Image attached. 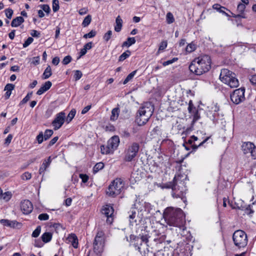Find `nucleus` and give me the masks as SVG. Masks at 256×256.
Returning a JSON list of instances; mask_svg holds the SVG:
<instances>
[{"mask_svg": "<svg viewBox=\"0 0 256 256\" xmlns=\"http://www.w3.org/2000/svg\"><path fill=\"white\" fill-rule=\"evenodd\" d=\"M196 46L194 44L191 43L188 44L186 48V51L188 52H194L196 50Z\"/></svg>", "mask_w": 256, "mask_h": 256, "instance_id": "42", "label": "nucleus"}, {"mask_svg": "<svg viewBox=\"0 0 256 256\" xmlns=\"http://www.w3.org/2000/svg\"><path fill=\"white\" fill-rule=\"evenodd\" d=\"M244 154L250 153L251 156L254 159H256V146L250 142L246 144L245 148L244 149Z\"/></svg>", "mask_w": 256, "mask_h": 256, "instance_id": "14", "label": "nucleus"}, {"mask_svg": "<svg viewBox=\"0 0 256 256\" xmlns=\"http://www.w3.org/2000/svg\"><path fill=\"white\" fill-rule=\"evenodd\" d=\"M38 218L40 220H46L49 218V216L46 213L41 214L38 216Z\"/></svg>", "mask_w": 256, "mask_h": 256, "instance_id": "51", "label": "nucleus"}, {"mask_svg": "<svg viewBox=\"0 0 256 256\" xmlns=\"http://www.w3.org/2000/svg\"><path fill=\"white\" fill-rule=\"evenodd\" d=\"M67 240L71 242L72 245L74 248H77L78 246V239L76 236L74 234H69L67 238Z\"/></svg>", "mask_w": 256, "mask_h": 256, "instance_id": "21", "label": "nucleus"}, {"mask_svg": "<svg viewBox=\"0 0 256 256\" xmlns=\"http://www.w3.org/2000/svg\"><path fill=\"white\" fill-rule=\"evenodd\" d=\"M112 31L110 30L104 34L103 38L106 42H107L110 40L112 36Z\"/></svg>", "mask_w": 256, "mask_h": 256, "instance_id": "45", "label": "nucleus"}, {"mask_svg": "<svg viewBox=\"0 0 256 256\" xmlns=\"http://www.w3.org/2000/svg\"><path fill=\"white\" fill-rule=\"evenodd\" d=\"M209 111L211 112H218L220 110V106L217 103L212 102L208 106Z\"/></svg>", "mask_w": 256, "mask_h": 256, "instance_id": "30", "label": "nucleus"}, {"mask_svg": "<svg viewBox=\"0 0 256 256\" xmlns=\"http://www.w3.org/2000/svg\"><path fill=\"white\" fill-rule=\"evenodd\" d=\"M194 125H192L189 128H187L185 130L183 131L182 132V134L187 135L188 134L193 130V127Z\"/></svg>", "mask_w": 256, "mask_h": 256, "instance_id": "58", "label": "nucleus"}, {"mask_svg": "<svg viewBox=\"0 0 256 256\" xmlns=\"http://www.w3.org/2000/svg\"><path fill=\"white\" fill-rule=\"evenodd\" d=\"M220 80L232 88H236L239 85L238 80L236 78L235 74L226 68L221 70L220 75Z\"/></svg>", "mask_w": 256, "mask_h": 256, "instance_id": "3", "label": "nucleus"}, {"mask_svg": "<svg viewBox=\"0 0 256 256\" xmlns=\"http://www.w3.org/2000/svg\"><path fill=\"white\" fill-rule=\"evenodd\" d=\"M34 246L36 248H42L44 246V244L40 240H36L34 241Z\"/></svg>", "mask_w": 256, "mask_h": 256, "instance_id": "60", "label": "nucleus"}, {"mask_svg": "<svg viewBox=\"0 0 256 256\" xmlns=\"http://www.w3.org/2000/svg\"><path fill=\"white\" fill-rule=\"evenodd\" d=\"M166 21L168 24H172L174 21V18L172 14L170 12H168L166 15Z\"/></svg>", "mask_w": 256, "mask_h": 256, "instance_id": "37", "label": "nucleus"}, {"mask_svg": "<svg viewBox=\"0 0 256 256\" xmlns=\"http://www.w3.org/2000/svg\"><path fill=\"white\" fill-rule=\"evenodd\" d=\"M154 106L150 102H144L138 112H154Z\"/></svg>", "mask_w": 256, "mask_h": 256, "instance_id": "16", "label": "nucleus"}, {"mask_svg": "<svg viewBox=\"0 0 256 256\" xmlns=\"http://www.w3.org/2000/svg\"><path fill=\"white\" fill-rule=\"evenodd\" d=\"M163 217L168 224L180 228L184 222L185 216L180 208L168 207L165 209Z\"/></svg>", "mask_w": 256, "mask_h": 256, "instance_id": "1", "label": "nucleus"}, {"mask_svg": "<svg viewBox=\"0 0 256 256\" xmlns=\"http://www.w3.org/2000/svg\"><path fill=\"white\" fill-rule=\"evenodd\" d=\"M52 10L54 12H56L59 10V2L58 0H52Z\"/></svg>", "mask_w": 256, "mask_h": 256, "instance_id": "40", "label": "nucleus"}, {"mask_svg": "<svg viewBox=\"0 0 256 256\" xmlns=\"http://www.w3.org/2000/svg\"><path fill=\"white\" fill-rule=\"evenodd\" d=\"M178 58H174L172 60H168L167 61L164 62H162V65L164 66H168L169 64H172V63L174 62H175L177 61Z\"/></svg>", "mask_w": 256, "mask_h": 256, "instance_id": "48", "label": "nucleus"}, {"mask_svg": "<svg viewBox=\"0 0 256 256\" xmlns=\"http://www.w3.org/2000/svg\"><path fill=\"white\" fill-rule=\"evenodd\" d=\"M66 113H58L52 122V125L55 130L59 129L64 124L66 119Z\"/></svg>", "mask_w": 256, "mask_h": 256, "instance_id": "10", "label": "nucleus"}, {"mask_svg": "<svg viewBox=\"0 0 256 256\" xmlns=\"http://www.w3.org/2000/svg\"><path fill=\"white\" fill-rule=\"evenodd\" d=\"M228 204L232 209L242 210L244 208L242 205L240 206L236 202H234V204H232V202H230L228 201Z\"/></svg>", "mask_w": 256, "mask_h": 256, "instance_id": "49", "label": "nucleus"}, {"mask_svg": "<svg viewBox=\"0 0 256 256\" xmlns=\"http://www.w3.org/2000/svg\"><path fill=\"white\" fill-rule=\"evenodd\" d=\"M124 186V183L123 180L122 178H116L108 186L106 191V194L113 198L116 197L120 194Z\"/></svg>", "mask_w": 256, "mask_h": 256, "instance_id": "5", "label": "nucleus"}, {"mask_svg": "<svg viewBox=\"0 0 256 256\" xmlns=\"http://www.w3.org/2000/svg\"><path fill=\"white\" fill-rule=\"evenodd\" d=\"M100 151L102 154H112L114 152V151L112 148H110V147L108 146V145L107 144V145H102L100 146Z\"/></svg>", "mask_w": 256, "mask_h": 256, "instance_id": "26", "label": "nucleus"}, {"mask_svg": "<svg viewBox=\"0 0 256 256\" xmlns=\"http://www.w3.org/2000/svg\"><path fill=\"white\" fill-rule=\"evenodd\" d=\"M210 137H207L204 140H203L202 142H200L198 144H192L193 140L190 138L188 140V144L192 145V152H195L198 147L204 146V144L209 140Z\"/></svg>", "mask_w": 256, "mask_h": 256, "instance_id": "19", "label": "nucleus"}, {"mask_svg": "<svg viewBox=\"0 0 256 256\" xmlns=\"http://www.w3.org/2000/svg\"><path fill=\"white\" fill-rule=\"evenodd\" d=\"M33 41H34V38H32V37L28 38L23 44V47L26 48L30 44H31Z\"/></svg>", "mask_w": 256, "mask_h": 256, "instance_id": "52", "label": "nucleus"}, {"mask_svg": "<svg viewBox=\"0 0 256 256\" xmlns=\"http://www.w3.org/2000/svg\"><path fill=\"white\" fill-rule=\"evenodd\" d=\"M104 234L101 230H98L95 236L93 243L94 250L96 254H100L104 250Z\"/></svg>", "mask_w": 256, "mask_h": 256, "instance_id": "8", "label": "nucleus"}, {"mask_svg": "<svg viewBox=\"0 0 256 256\" xmlns=\"http://www.w3.org/2000/svg\"><path fill=\"white\" fill-rule=\"evenodd\" d=\"M114 208L112 206L110 205H106V206L102 209V212L104 214L107 218V221L110 220V218H111L114 213Z\"/></svg>", "mask_w": 256, "mask_h": 256, "instance_id": "17", "label": "nucleus"}, {"mask_svg": "<svg viewBox=\"0 0 256 256\" xmlns=\"http://www.w3.org/2000/svg\"><path fill=\"white\" fill-rule=\"evenodd\" d=\"M140 148L138 142H132L126 146L124 152V160L126 162H130L137 156Z\"/></svg>", "mask_w": 256, "mask_h": 256, "instance_id": "4", "label": "nucleus"}, {"mask_svg": "<svg viewBox=\"0 0 256 256\" xmlns=\"http://www.w3.org/2000/svg\"><path fill=\"white\" fill-rule=\"evenodd\" d=\"M120 143V138L119 137L117 136H112L107 142V144L110 147V148L114 151L117 148L119 145Z\"/></svg>", "mask_w": 256, "mask_h": 256, "instance_id": "15", "label": "nucleus"}, {"mask_svg": "<svg viewBox=\"0 0 256 256\" xmlns=\"http://www.w3.org/2000/svg\"><path fill=\"white\" fill-rule=\"evenodd\" d=\"M186 187L184 185V182H178L176 186L173 188L172 192V196L175 198H180L181 200L184 203L186 202Z\"/></svg>", "mask_w": 256, "mask_h": 256, "instance_id": "7", "label": "nucleus"}, {"mask_svg": "<svg viewBox=\"0 0 256 256\" xmlns=\"http://www.w3.org/2000/svg\"><path fill=\"white\" fill-rule=\"evenodd\" d=\"M104 164L102 162L96 164L93 168V173L96 174L99 170H102L104 168Z\"/></svg>", "mask_w": 256, "mask_h": 256, "instance_id": "32", "label": "nucleus"}, {"mask_svg": "<svg viewBox=\"0 0 256 256\" xmlns=\"http://www.w3.org/2000/svg\"><path fill=\"white\" fill-rule=\"evenodd\" d=\"M136 42L134 38H128L127 40L122 43V46L129 47Z\"/></svg>", "mask_w": 256, "mask_h": 256, "instance_id": "29", "label": "nucleus"}, {"mask_svg": "<svg viewBox=\"0 0 256 256\" xmlns=\"http://www.w3.org/2000/svg\"><path fill=\"white\" fill-rule=\"evenodd\" d=\"M58 136H55L52 139L50 140V141L49 142V144H48V147H50L52 146H53L58 140Z\"/></svg>", "mask_w": 256, "mask_h": 256, "instance_id": "62", "label": "nucleus"}, {"mask_svg": "<svg viewBox=\"0 0 256 256\" xmlns=\"http://www.w3.org/2000/svg\"><path fill=\"white\" fill-rule=\"evenodd\" d=\"M32 178V174L28 172H25L21 176V178L23 180H29Z\"/></svg>", "mask_w": 256, "mask_h": 256, "instance_id": "47", "label": "nucleus"}, {"mask_svg": "<svg viewBox=\"0 0 256 256\" xmlns=\"http://www.w3.org/2000/svg\"><path fill=\"white\" fill-rule=\"evenodd\" d=\"M79 176L82 179V182L83 183H86L89 179L88 176L86 174H80Z\"/></svg>", "mask_w": 256, "mask_h": 256, "instance_id": "55", "label": "nucleus"}, {"mask_svg": "<svg viewBox=\"0 0 256 256\" xmlns=\"http://www.w3.org/2000/svg\"><path fill=\"white\" fill-rule=\"evenodd\" d=\"M54 134L52 130L47 129L45 130L44 132H39V134L36 136V139L39 144H42L44 140H46L49 139Z\"/></svg>", "mask_w": 256, "mask_h": 256, "instance_id": "12", "label": "nucleus"}, {"mask_svg": "<svg viewBox=\"0 0 256 256\" xmlns=\"http://www.w3.org/2000/svg\"><path fill=\"white\" fill-rule=\"evenodd\" d=\"M41 8L44 11L46 14H49L50 12V9L48 4H42L40 6Z\"/></svg>", "mask_w": 256, "mask_h": 256, "instance_id": "56", "label": "nucleus"}, {"mask_svg": "<svg viewBox=\"0 0 256 256\" xmlns=\"http://www.w3.org/2000/svg\"><path fill=\"white\" fill-rule=\"evenodd\" d=\"M147 233L148 232L144 230V232H142L138 235V238H140L142 241L146 244L148 242V238H150Z\"/></svg>", "mask_w": 256, "mask_h": 256, "instance_id": "27", "label": "nucleus"}, {"mask_svg": "<svg viewBox=\"0 0 256 256\" xmlns=\"http://www.w3.org/2000/svg\"><path fill=\"white\" fill-rule=\"evenodd\" d=\"M92 20V16L90 15H88L84 20L82 22V26L84 27L88 26Z\"/></svg>", "mask_w": 256, "mask_h": 256, "instance_id": "38", "label": "nucleus"}, {"mask_svg": "<svg viewBox=\"0 0 256 256\" xmlns=\"http://www.w3.org/2000/svg\"><path fill=\"white\" fill-rule=\"evenodd\" d=\"M32 94V92L28 93L27 95L20 102V104H26L27 102H28L31 98Z\"/></svg>", "mask_w": 256, "mask_h": 256, "instance_id": "43", "label": "nucleus"}, {"mask_svg": "<svg viewBox=\"0 0 256 256\" xmlns=\"http://www.w3.org/2000/svg\"><path fill=\"white\" fill-rule=\"evenodd\" d=\"M96 35V32L94 30H92L90 32L84 34V38H92Z\"/></svg>", "mask_w": 256, "mask_h": 256, "instance_id": "46", "label": "nucleus"}, {"mask_svg": "<svg viewBox=\"0 0 256 256\" xmlns=\"http://www.w3.org/2000/svg\"><path fill=\"white\" fill-rule=\"evenodd\" d=\"M152 113H138L136 116V122L138 126H142L146 123L152 116Z\"/></svg>", "mask_w": 256, "mask_h": 256, "instance_id": "11", "label": "nucleus"}, {"mask_svg": "<svg viewBox=\"0 0 256 256\" xmlns=\"http://www.w3.org/2000/svg\"><path fill=\"white\" fill-rule=\"evenodd\" d=\"M76 113H68V116L65 119L68 123H69L72 121V118H74Z\"/></svg>", "mask_w": 256, "mask_h": 256, "instance_id": "59", "label": "nucleus"}, {"mask_svg": "<svg viewBox=\"0 0 256 256\" xmlns=\"http://www.w3.org/2000/svg\"><path fill=\"white\" fill-rule=\"evenodd\" d=\"M14 88V85L12 84H8L4 87V90L12 91Z\"/></svg>", "mask_w": 256, "mask_h": 256, "instance_id": "57", "label": "nucleus"}, {"mask_svg": "<svg viewBox=\"0 0 256 256\" xmlns=\"http://www.w3.org/2000/svg\"><path fill=\"white\" fill-rule=\"evenodd\" d=\"M167 42L166 41H162L161 42L160 46H159V50H162L165 49L167 46Z\"/></svg>", "mask_w": 256, "mask_h": 256, "instance_id": "61", "label": "nucleus"}, {"mask_svg": "<svg viewBox=\"0 0 256 256\" xmlns=\"http://www.w3.org/2000/svg\"><path fill=\"white\" fill-rule=\"evenodd\" d=\"M5 14L6 16L8 19H10L13 14V10L10 8H7L5 10Z\"/></svg>", "mask_w": 256, "mask_h": 256, "instance_id": "53", "label": "nucleus"}, {"mask_svg": "<svg viewBox=\"0 0 256 256\" xmlns=\"http://www.w3.org/2000/svg\"><path fill=\"white\" fill-rule=\"evenodd\" d=\"M82 74L81 71L76 70L74 71V78L75 80H79L82 76Z\"/></svg>", "mask_w": 256, "mask_h": 256, "instance_id": "44", "label": "nucleus"}, {"mask_svg": "<svg viewBox=\"0 0 256 256\" xmlns=\"http://www.w3.org/2000/svg\"><path fill=\"white\" fill-rule=\"evenodd\" d=\"M20 209L23 214H27L30 213L33 209L32 202L27 200L22 202L20 204Z\"/></svg>", "mask_w": 256, "mask_h": 256, "instance_id": "13", "label": "nucleus"}, {"mask_svg": "<svg viewBox=\"0 0 256 256\" xmlns=\"http://www.w3.org/2000/svg\"><path fill=\"white\" fill-rule=\"evenodd\" d=\"M52 74V70L50 66H48L45 69L43 74L42 78L45 80L49 78Z\"/></svg>", "mask_w": 256, "mask_h": 256, "instance_id": "28", "label": "nucleus"}, {"mask_svg": "<svg viewBox=\"0 0 256 256\" xmlns=\"http://www.w3.org/2000/svg\"><path fill=\"white\" fill-rule=\"evenodd\" d=\"M211 68V59L208 55L201 56L194 58L189 66L191 72L201 75L208 72Z\"/></svg>", "mask_w": 256, "mask_h": 256, "instance_id": "2", "label": "nucleus"}, {"mask_svg": "<svg viewBox=\"0 0 256 256\" xmlns=\"http://www.w3.org/2000/svg\"><path fill=\"white\" fill-rule=\"evenodd\" d=\"M52 237V233L50 232H45L41 236L42 241L44 243L50 242Z\"/></svg>", "mask_w": 256, "mask_h": 256, "instance_id": "23", "label": "nucleus"}, {"mask_svg": "<svg viewBox=\"0 0 256 256\" xmlns=\"http://www.w3.org/2000/svg\"><path fill=\"white\" fill-rule=\"evenodd\" d=\"M129 220L130 224L133 225L134 223L136 222V220L134 219L136 215V212L134 209H132L130 212Z\"/></svg>", "mask_w": 256, "mask_h": 256, "instance_id": "31", "label": "nucleus"}, {"mask_svg": "<svg viewBox=\"0 0 256 256\" xmlns=\"http://www.w3.org/2000/svg\"><path fill=\"white\" fill-rule=\"evenodd\" d=\"M72 60V58L71 57V56H65L62 61V63L64 65H66L68 64Z\"/></svg>", "mask_w": 256, "mask_h": 256, "instance_id": "50", "label": "nucleus"}, {"mask_svg": "<svg viewBox=\"0 0 256 256\" xmlns=\"http://www.w3.org/2000/svg\"><path fill=\"white\" fill-rule=\"evenodd\" d=\"M136 72H137V70H134V71L132 72L131 73H130L126 76V79L124 81L123 84H127L129 81H130L132 79V78H134V76L136 74Z\"/></svg>", "mask_w": 256, "mask_h": 256, "instance_id": "39", "label": "nucleus"}, {"mask_svg": "<svg viewBox=\"0 0 256 256\" xmlns=\"http://www.w3.org/2000/svg\"><path fill=\"white\" fill-rule=\"evenodd\" d=\"M12 194L10 192H6L2 194V196H0V199L3 200L6 202H8L12 198Z\"/></svg>", "mask_w": 256, "mask_h": 256, "instance_id": "34", "label": "nucleus"}, {"mask_svg": "<svg viewBox=\"0 0 256 256\" xmlns=\"http://www.w3.org/2000/svg\"><path fill=\"white\" fill-rule=\"evenodd\" d=\"M246 9V6L243 4H238L237 7V10L242 14Z\"/></svg>", "mask_w": 256, "mask_h": 256, "instance_id": "54", "label": "nucleus"}, {"mask_svg": "<svg viewBox=\"0 0 256 256\" xmlns=\"http://www.w3.org/2000/svg\"><path fill=\"white\" fill-rule=\"evenodd\" d=\"M178 180H176V177L174 176L172 182H170L169 183L164 184L162 186V188H172V190L174 186H176Z\"/></svg>", "mask_w": 256, "mask_h": 256, "instance_id": "24", "label": "nucleus"}, {"mask_svg": "<svg viewBox=\"0 0 256 256\" xmlns=\"http://www.w3.org/2000/svg\"><path fill=\"white\" fill-rule=\"evenodd\" d=\"M193 115L188 116L190 118H192L191 122L192 125H194V123L200 118V113H194Z\"/></svg>", "mask_w": 256, "mask_h": 256, "instance_id": "36", "label": "nucleus"}, {"mask_svg": "<svg viewBox=\"0 0 256 256\" xmlns=\"http://www.w3.org/2000/svg\"><path fill=\"white\" fill-rule=\"evenodd\" d=\"M41 232V226H38L36 227V228L34 230L32 234V236L33 238H37L39 236Z\"/></svg>", "mask_w": 256, "mask_h": 256, "instance_id": "41", "label": "nucleus"}, {"mask_svg": "<svg viewBox=\"0 0 256 256\" xmlns=\"http://www.w3.org/2000/svg\"><path fill=\"white\" fill-rule=\"evenodd\" d=\"M24 22V19L22 16H18L13 19L11 22V26L12 27H17L20 26Z\"/></svg>", "mask_w": 256, "mask_h": 256, "instance_id": "22", "label": "nucleus"}, {"mask_svg": "<svg viewBox=\"0 0 256 256\" xmlns=\"http://www.w3.org/2000/svg\"><path fill=\"white\" fill-rule=\"evenodd\" d=\"M116 26H114V30L116 32H120L122 28V20L120 18V16H118L116 20Z\"/></svg>", "mask_w": 256, "mask_h": 256, "instance_id": "25", "label": "nucleus"}, {"mask_svg": "<svg viewBox=\"0 0 256 256\" xmlns=\"http://www.w3.org/2000/svg\"><path fill=\"white\" fill-rule=\"evenodd\" d=\"M232 240L234 245L238 248H244L248 244V236L242 230H237L232 235Z\"/></svg>", "mask_w": 256, "mask_h": 256, "instance_id": "6", "label": "nucleus"}, {"mask_svg": "<svg viewBox=\"0 0 256 256\" xmlns=\"http://www.w3.org/2000/svg\"><path fill=\"white\" fill-rule=\"evenodd\" d=\"M30 34L33 37L38 38L40 36V32L36 30H32L30 32Z\"/></svg>", "mask_w": 256, "mask_h": 256, "instance_id": "64", "label": "nucleus"}, {"mask_svg": "<svg viewBox=\"0 0 256 256\" xmlns=\"http://www.w3.org/2000/svg\"><path fill=\"white\" fill-rule=\"evenodd\" d=\"M131 52L129 50H126L125 52L122 53L118 58V61L119 62H122L124 61V60L130 56V55Z\"/></svg>", "mask_w": 256, "mask_h": 256, "instance_id": "33", "label": "nucleus"}, {"mask_svg": "<svg viewBox=\"0 0 256 256\" xmlns=\"http://www.w3.org/2000/svg\"><path fill=\"white\" fill-rule=\"evenodd\" d=\"M52 86V83L50 81L46 82L37 91L36 94L41 95L44 92L48 90Z\"/></svg>", "mask_w": 256, "mask_h": 256, "instance_id": "18", "label": "nucleus"}, {"mask_svg": "<svg viewBox=\"0 0 256 256\" xmlns=\"http://www.w3.org/2000/svg\"><path fill=\"white\" fill-rule=\"evenodd\" d=\"M52 162L51 157L49 156L47 160H44L42 166L39 169V173L42 174L44 173V171L46 170L47 168H48Z\"/></svg>", "mask_w": 256, "mask_h": 256, "instance_id": "20", "label": "nucleus"}, {"mask_svg": "<svg viewBox=\"0 0 256 256\" xmlns=\"http://www.w3.org/2000/svg\"><path fill=\"white\" fill-rule=\"evenodd\" d=\"M0 222L4 226H8L10 225V220H5V219L0 220Z\"/></svg>", "mask_w": 256, "mask_h": 256, "instance_id": "63", "label": "nucleus"}, {"mask_svg": "<svg viewBox=\"0 0 256 256\" xmlns=\"http://www.w3.org/2000/svg\"><path fill=\"white\" fill-rule=\"evenodd\" d=\"M244 92V88H240L234 90L232 94H230L231 100L236 104H238L242 102L245 99Z\"/></svg>", "mask_w": 256, "mask_h": 256, "instance_id": "9", "label": "nucleus"}, {"mask_svg": "<svg viewBox=\"0 0 256 256\" xmlns=\"http://www.w3.org/2000/svg\"><path fill=\"white\" fill-rule=\"evenodd\" d=\"M208 116L212 120L214 123H216L218 121V117L219 116L218 113H207Z\"/></svg>", "mask_w": 256, "mask_h": 256, "instance_id": "35", "label": "nucleus"}]
</instances>
